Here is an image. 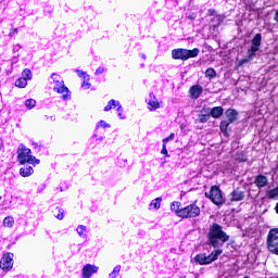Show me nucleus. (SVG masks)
Instances as JSON below:
<instances>
[{"instance_id": "17", "label": "nucleus", "mask_w": 278, "mask_h": 278, "mask_svg": "<svg viewBox=\"0 0 278 278\" xmlns=\"http://www.w3.org/2000/svg\"><path fill=\"white\" fill-rule=\"evenodd\" d=\"M20 175L22 177H30V175H34V167H31L29 165H25V166L21 167Z\"/></svg>"}, {"instance_id": "29", "label": "nucleus", "mask_w": 278, "mask_h": 278, "mask_svg": "<svg viewBox=\"0 0 278 278\" xmlns=\"http://www.w3.org/2000/svg\"><path fill=\"white\" fill-rule=\"evenodd\" d=\"M25 105L28 110H34V108H36V100L28 99L26 100Z\"/></svg>"}, {"instance_id": "16", "label": "nucleus", "mask_w": 278, "mask_h": 278, "mask_svg": "<svg viewBox=\"0 0 278 278\" xmlns=\"http://www.w3.org/2000/svg\"><path fill=\"white\" fill-rule=\"evenodd\" d=\"M113 108H117V112H122V105L116 100H110L108 105L104 108V112H110Z\"/></svg>"}, {"instance_id": "45", "label": "nucleus", "mask_w": 278, "mask_h": 278, "mask_svg": "<svg viewBox=\"0 0 278 278\" xmlns=\"http://www.w3.org/2000/svg\"><path fill=\"white\" fill-rule=\"evenodd\" d=\"M142 58H143V60H147V55L143 54Z\"/></svg>"}, {"instance_id": "1", "label": "nucleus", "mask_w": 278, "mask_h": 278, "mask_svg": "<svg viewBox=\"0 0 278 278\" xmlns=\"http://www.w3.org/2000/svg\"><path fill=\"white\" fill-rule=\"evenodd\" d=\"M207 242L214 249H218V247H223L225 242H229V235L223 230V226L218 223H213L208 227Z\"/></svg>"}, {"instance_id": "15", "label": "nucleus", "mask_w": 278, "mask_h": 278, "mask_svg": "<svg viewBox=\"0 0 278 278\" xmlns=\"http://www.w3.org/2000/svg\"><path fill=\"white\" fill-rule=\"evenodd\" d=\"M223 114H225V109H223V106H214L211 109V113L208 115L212 116V118H220Z\"/></svg>"}, {"instance_id": "31", "label": "nucleus", "mask_w": 278, "mask_h": 278, "mask_svg": "<svg viewBox=\"0 0 278 278\" xmlns=\"http://www.w3.org/2000/svg\"><path fill=\"white\" fill-rule=\"evenodd\" d=\"M121 273V265L114 267L113 271L109 275L110 278H116V275Z\"/></svg>"}, {"instance_id": "20", "label": "nucleus", "mask_w": 278, "mask_h": 278, "mask_svg": "<svg viewBox=\"0 0 278 278\" xmlns=\"http://www.w3.org/2000/svg\"><path fill=\"white\" fill-rule=\"evenodd\" d=\"M207 121H210V114H200V115H198L195 123L205 124V123H207Z\"/></svg>"}, {"instance_id": "24", "label": "nucleus", "mask_w": 278, "mask_h": 278, "mask_svg": "<svg viewBox=\"0 0 278 278\" xmlns=\"http://www.w3.org/2000/svg\"><path fill=\"white\" fill-rule=\"evenodd\" d=\"M179 207H180L179 202H173L170 204L172 212H175L177 214V216H179V212H181V208H179Z\"/></svg>"}, {"instance_id": "43", "label": "nucleus", "mask_w": 278, "mask_h": 278, "mask_svg": "<svg viewBox=\"0 0 278 278\" xmlns=\"http://www.w3.org/2000/svg\"><path fill=\"white\" fill-rule=\"evenodd\" d=\"M34 147H39V144L37 142H33Z\"/></svg>"}, {"instance_id": "9", "label": "nucleus", "mask_w": 278, "mask_h": 278, "mask_svg": "<svg viewBox=\"0 0 278 278\" xmlns=\"http://www.w3.org/2000/svg\"><path fill=\"white\" fill-rule=\"evenodd\" d=\"M12 257H14V254H10V253L3 254L0 261L1 270H12L14 266V261Z\"/></svg>"}, {"instance_id": "18", "label": "nucleus", "mask_w": 278, "mask_h": 278, "mask_svg": "<svg viewBox=\"0 0 278 278\" xmlns=\"http://www.w3.org/2000/svg\"><path fill=\"white\" fill-rule=\"evenodd\" d=\"M251 47L260 50V47H262V34L258 33L253 37Z\"/></svg>"}, {"instance_id": "2", "label": "nucleus", "mask_w": 278, "mask_h": 278, "mask_svg": "<svg viewBox=\"0 0 278 278\" xmlns=\"http://www.w3.org/2000/svg\"><path fill=\"white\" fill-rule=\"evenodd\" d=\"M17 162L22 165L24 164H40V160L31 155V150L25 147L23 143L17 148Z\"/></svg>"}, {"instance_id": "28", "label": "nucleus", "mask_w": 278, "mask_h": 278, "mask_svg": "<svg viewBox=\"0 0 278 278\" xmlns=\"http://www.w3.org/2000/svg\"><path fill=\"white\" fill-rule=\"evenodd\" d=\"M3 225L4 227H12V225H14V217H10V216L5 217L3 219Z\"/></svg>"}, {"instance_id": "32", "label": "nucleus", "mask_w": 278, "mask_h": 278, "mask_svg": "<svg viewBox=\"0 0 278 278\" xmlns=\"http://www.w3.org/2000/svg\"><path fill=\"white\" fill-rule=\"evenodd\" d=\"M76 231H77V233H79L80 236L86 237V226H84V225L78 226L77 229H76Z\"/></svg>"}, {"instance_id": "35", "label": "nucleus", "mask_w": 278, "mask_h": 278, "mask_svg": "<svg viewBox=\"0 0 278 278\" xmlns=\"http://www.w3.org/2000/svg\"><path fill=\"white\" fill-rule=\"evenodd\" d=\"M175 138V134H170L167 138L163 139V144H166L169 142V140H173Z\"/></svg>"}, {"instance_id": "8", "label": "nucleus", "mask_w": 278, "mask_h": 278, "mask_svg": "<svg viewBox=\"0 0 278 278\" xmlns=\"http://www.w3.org/2000/svg\"><path fill=\"white\" fill-rule=\"evenodd\" d=\"M201 208L197 204H190L178 212L179 218H197L200 216Z\"/></svg>"}, {"instance_id": "33", "label": "nucleus", "mask_w": 278, "mask_h": 278, "mask_svg": "<svg viewBox=\"0 0 278 278\" xmlns=\"http://www.w3.org/2000/svg\"><path fill=\"white\" fill-rule=\"evenodd\" d=\"M251 61V59L249 56H247V59H241L239 61V66H244V64H249Z\"/></svg>"}, {"instance_id": "38", "label": "nucleus", "mask_w": 278, "mask_h": 278, "mask_svg": "<svg viewBox=\"0 0 278 278\" xmlns=\"http://www.w3.org/2000/svg\"><path fill=\"white\" fill-rule=\"evenodd\" d=\"M98 127H104V128L110 127V124H108V122H105V121H100Z\"/></svg>"}, {"instance_id": "7", "label": "nucleus", "mask_w": 278, "mask_h": 278, "mask_svg": "<svg viewBox=\"0 0 278 278\" xmlns=\"http://www.w3.org/2000/svg\"><path fill=\"white\" fill-rule=\"evenodd\" d=\"M223 254V250H215L211 254H198L194 257V261L200 264L201 266L212 264V262H216L218 260V255Z\"/></svg>"}, {"instance_id": "37", "label": "nucleus", "mask_w": 278, "mask_h": 278, "mask_svg": "<svg viewBox=\"0 0 278 278\" xmlns=\"http://www.w3.org/2000/svg\"><path fill=\"white\" fill-rule=\"evenodd\" d=\"M89 81H90V80L84 79V81H83V88H86L87 90L90 89V83H89Z\"/></svg>"}, {"instance_id": "5", "label": "nucleus", "mask_w": 278, "mask_h": 278, "mask_svg": "<svg viewBox=\"0 0 278 278\" xmlns=\"http://www.w3.org/2000/svg\"><path fill=\"white\" fill-rule=\"evenodd\" d=\"M204 194L214 205H223L225 203V194L218 186H212L210 191H206Z\"/></svg>"}, {"instance_id": "13", "label": "nucleus", "mask_w": 278, "mask_h": 278, "mask_svg": "<svg viewBox=\"0 0 278 278\" xmlns=\"http://www.w3.org/2000/svg\"><path fill=\"white\" fill-rule=\"evenodd\" d=\"M244 191L240 190V188L235 189L230 193V201L231 202H238V201H244Z\"/></svg>"}, {"instance_id": "4", "label": "nucleus", "mask_w": 278, "mask_h": 278, "mask_svg": "<svg viewBox=\"0 0 278 278\" xmlns=\"http://www.w3.org/2000/svg\"><path fill=\"white\" fill-rule=\"evenodd\" d=\"M199 53V48H194L192 50L178 48L172 51V58L173 60H182V62H186V60H190V58H197Z\"/></svg>"}, {"instance_id": "3", "label": "nucleus", "mask_w": 278, "mask_h": 278, "mask_svg": "<svg viewBox=\"0 0 278 278\" xmlns=\"http://www.w3.org/2000/svg\"><path fill=\"white\" fill-rule=\"evenodd\" d=\"M225 114L226 119L220 122L219 129L226 138H229V132L227 131V129H229V125H231V123H236V121H238V111H236L235 109H228Z\"/></svg>"}, {"instance_id": "26", "label": "nucleus", "mask_w": 278, "mask_h": 278, "mask_svg": "<svg viewBox=\"0 0 278 278\" xmlns=\"http://www.w3.org/2000/svg\"><path fill=\"white\" fill-rule=\"evenodd\" d=\"M15 86L17 88H26L27 87V80L25 78H18L16 81H15Z\"/></svg>"}, {"instance_id": "19", "label": "nucleus", "mask_w": 278, "mask_h": 278, "mask_svg": "<svg viewBox=\"0 0 278 278\" xmlns=\"http://www.w3.org/2000/svg\"><path fill=\"white\" fill-rule=\"evenodd\" d=\"M148 105H150V110H157V108H160V102H157V99H155V96H153V93H150V100L148 102Z\"/></svg>"}, {"instance_id": "6", "label": "nucleus", "mask_w": 278, "mask_h": 278, "mask_svg": "<svg viewBox=\"0 0 278 278\" xmlns=\"http://www.w3.org/2000/svg\"><path fill=\"white\" fill-rule=\"evenodd\" d=\"M266 244L269 253H273V255H278V228L269 230Z\"/></svg>"}, {"instance_id": "11", "label": "nucleus", "mask_w": 278, "mask_h": 278, "mask_svg": "<svg viewBox=\"0 0 278 278\" xmlns=\"http://www.w3.org/2000/svg\"><path fill=\"white\" fill-rule=\"evenodd\" d=\"M203 94V87L201 85H194L189 89L190 99H199Z\"/></svg>"}, {"instance_id": "36", "label": "nucleus", "mask_w": 278, "mask_h": 278, "mask_svg": "<svg viewBox=\"0 0 278 278\" xmlns=\"http://www.w3.org/2000/svg\"><path fill=\"white\" fill-rule=\"evenodd\" d=\"M161 153L162 155H165L166 157H168V150L166 149V143H163Z\"/></svg>"}, {"instance_id": "27", "label": "nucleus", "mask_w": 278, "mask_h": 278, "mask_svg": "<svg viewBox=\"0 0 278 278\" xmlns=\"http://www.w3.org/2000/svg\"><path fill=\"white\" fill-rule=\"evenodd\" d=\"M150 205L154 207V210H160V205H162V198H156L152 200Z\"/></svg>"}, {"instance_id": "30", "label": "nucleus", "mask_w": 278, "mask_h": 278, "mask_svg": "<svg viewBox=\"0 0 278 278\" xmlns=\"http://www.w3.org/2000/svg\"><path fill=\"white\" fill-rule=\"evenodd\" d=\"M52 79L56 86H60V84H64V80L60 77L58 74H52Z\"/></svg>"}, {"instance_id": "22", "label": "nucleus", "mask_w": 278, "mask_h": 278, "mask_svg": "<svg viewBox=\"0 0 278 278\" xmlns=\"http://www.w3.org/2000/svg\"><path fill=\"white\" fill-rule=\"evenodd\" d=\"M205 77H207L208 79H214V77H216V71L212 67H208L205 71Z\"/></svg>"}, {"instance_id": "10", "label": "nucleus", "mask_w": 278, "mask_h": 278, "mask_svg": "<svg viewBox=\"0 0 278 278\" xmlns=\"http://www.w3.org/2000/svg\"><path fill=\"white\" fill-rule=\"evenodd\" d=\"M54 91L58 92L59 94H62V99L64 101H67V99H71L68 87H65L64 83H59V85L54 87Z\"/></svg>"}, {"instance_id": "21", "label": "nucleus", "mask_w": 278, "mask_h": 278, "mask_svg": "<svg viewBox=\"0 0 278 278\" xmlns=\"http://www.w3.org/2000/svg\"><path fill=\"white\" fill-rule=\"evenodd\" d=\"M257 51H260L257 48H252V47L248 50L247 55L250 59V61L253 60L255 55H257Z\"/></svg>"}, {"instance_id": "34", "label": "nucleus", "mask_w": 278, "mask_h": 278, "mask_svg": "<svg viewBox=\"0 0 278 278\" xmlns=\"http://www.w3.org/2000/svg\"><path fill=\"white\" fill-rule=\"evenodd\" d=\"M60 214L55 215V218H58V220H62L64 218V210L59 208Z\"/></svg>"}, {"instance_id": "39", "label": "nucleus", "mask_w": 278, "mask_h": 278, "mask_svg": "<svg viewBox=\"0 0 278 278\" xmlns=\"http://www.w3.org/2000/svg\"><path fill=\"white\" fill-rule=\"evenodd\" d=\"M102 73H105V68H103V67H98V68L96 70V75H101Z\"/></svg>"}, {"instance_id": "14", "label": "nucleus", "mask_w": 278, "mask_h": 278, "mask_svg": "<svg viewBox=\"0 0 278 278\" xmlns=\"http://www.w3.org/2000/svg\"><path fill=\"white\" fill-rule=\"evenodd\" d=\"M254 184L257 188H266V186H268V177L264 175H257L254 178Z\"/></svg>"}, {"instance_id": "40", "label": "nucleus", "mask_w": 278, "mask_h": 278, "mask_svg": "<svg viewBox=\"0 0 278 278\" xmlns=\"http://www.w3.org/2000/svg\"><path fill=\"white\" fill-rule=\"evenodd\" d=\"M14 34H18V28H12L11 31L9 33V36H14Z\"/></svg>"}, {"instance_id": "44", "label": "nucleus", "mask_w": 278, "mask_h": 278, "mask_svg": "<svg viewBox=\"0 0 278 278\" xmlns=\"http://www.w3.org/2000/svg\"><path fill=\"white\" fill-rule=\"evenodd\" d=\"M275 210H276V213L278 214V203L276 204V208Z\"/></svg>"}, {"instance_id": "25", "label": "nucleus", "mask_w": 278, "mask_h": 278, "mask_svg": "<svg viewBox=\"0 0 278 278\" xmlns=\"http://www.w3.org/2000/svg\"><path fill=\"white\" fill-rule=\"evenodd\" d=\"M76 73H77L78 77H80L81 79H85L86 81H90V76L88 74H86V72H84L81 70H76Z\"/></svg>"}, {"instance_id": "41", "label": "nucleus", "mask_w": 278, "mask_h": 278, "mask_svg": "<svg viewBox=\"0 0 278 278\" xmlns=\"http://www.w3.org/2000/svg\"><path fill=\"white\" fill-rule=\"evenodd\" d=\"M118 116H119V118H125V117L123 116V109H122V111H118Z\"/></svg>"}, {"instance_id": "23", "label": "nucleus", "mask_w": 278, "mask_h": 278, "mask_svg": "<svg viewBox=\"0 0 278 278\" xmlns=\"http://www.w3.org/2000/svg\"><path fill=\"white\" fill-rule=\"evenodd\" d=\"M22 78L29 81V79H31V70L25 68L22 73Z\"/></svg>"}, {"instance_id": "42", "label": "nucleus", "mask_w": 278, "mask_h": 278, "mask_svg": "<svg viewBox=\"0 0 278 278\" xmlns=\"http://www.w3.org/2000/svg\"><path fill=\"white\" fill-rule=\"evenodd\" d=\"M211 16H214V14H216V10H211Z\"/></svg>"}, {"instance_id": "12", "label": "nucleus", "mask_w": 278, "mask_h": 278, "mask_svg": "<svg viewBox=\"0 0 278 278\" xmlns=\"http://www.w3.org/2000/svg\"><path fill=\"white\" fill-rule=\"evenodd\" d=\"M97 270H99L98 266L87 264L83 267V277L90 278L92 275H94V273H97Z\"/></svg>"}]
</instances>
